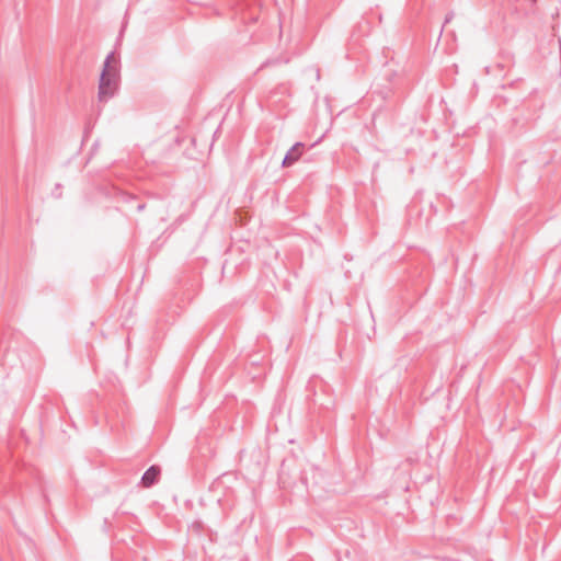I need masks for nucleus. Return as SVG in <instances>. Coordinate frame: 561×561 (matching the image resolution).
<instances>
[{
    "label": "nucleus",
    "mask_w": 561,
    "mask_h": 561,
    "mask_svg": "<svg viewBox=\"0 0 561 561\" xmlns=\"http://www.w3.org/2000/svg\"><path fill=\"white\" fill-rule=\"evenodd\" d=\"M115 64L114 53L108 54L100 77L98 94L100 102H107L117 91L118 73Z\"/></svg>",
    "instance_id": "nucleus-1"
},
{
    "label": "nucleus",
    "mask_w": 561,
    "mask_h": 561,
    "mask_svg": "<svg viewBox=\"0 0 561 561\" xmlns=\"http://www.w3.org/2000/svg\"><path fill=\"white\" fill-rule=\"evenodd\" d=\"M161 469L158 466H151L149 467L141 478V484L144 488H151L154 485L160 478Z\"/></svg>",
    "instance_id": "nucleus-3"
},
{
    "label": "nucleus",
    "mask_w": 561,
    "mask_h": 561,
    "mask_svg": "<svg viewBox=\"0 0 561 561\" xmlns=\"http://www.w3.org/2000/svg\"><path fill=\"white\" fill-rule=\"evenodd\" d=\"M453 18H454V13H453V12H449V13L446 15V18H445V22H444V24L449 23V22L453 20Z\"/></svg>",
    "instance_id": "nucleus-4"
},
{
    "label": "nucleus",
    "mask_w": 561,
    "mask_h": 561,
    "mask_svg": "<svg viewBox=\"0 0 561 561\" xmlns=\"http://www.w3.org/2000/svg\"><path fill=\"white\" fill-rule=\"evenodd\" d=\"M305 145L302 142H296L285 154L282 165L284 168L291 167L299 160L302 154Z\"/></svg>",
    "instance_id": "nucleus-2"
},
{
    "label": "nucleus",
    "mask_w": 561,
    "mask_h": 561,
    "mask_svg": "<svg viewBox=\"0 0 561 561\" xmlns=\"http://www.w3.org/2000/svg\"><path fill=\"white\" fill-rule=\"evenodd\" d=\"M144 208H145V205H144V204H139V205L137 206V209H138V210H142Z\"/></svg>",
    "instance_id": "nucleus-5"
}]
</instances>
